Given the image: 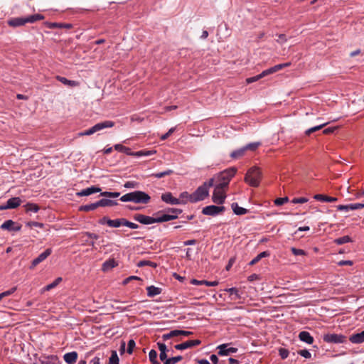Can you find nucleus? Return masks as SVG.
I'll return each instance as SVG.
<instances>
[{"instance_id":"de8ad7c7","label":"nucleus","mask_w":364,"mask_h":364,"mask_svg":"<svg viewBox=\"0 0 364 364\" xmlns=\"http://www.w3.org/2000/svg\"><path fill=\"white\" fill-rule=\"evenodd\" d=\"M157 352L155 350H151L149 353V360L151 362L157 361Z\"/></svg>"},{"instance_id":"052dcab7","label":"nucleus","mask_w":364,"mask_h":364,"mask_svg":"<svg viewBox=\"0 0 364 364\" xmlns=\"http://www.w3.org/2000/svg\"><path fill=\"white\" fill-rule=\"evenodd\" d=\"M202 185L205 186L206 189L209 190V188L214 185V178H210L208 181L204 182Z\"/></svg>"},{"instance_id":"4c0bfd02","label":"nucleus","mask_w":364,"mask_h":364,"mask_svg":"<svg viewBox=\"0 0 364 364\" xmlns=\"http://www.w3.org/2000/svg\"><path fill=\"white\" fill-rule=\"evenodd\" d=\"M177 336H178L177 330H173V331H171L168 333L163 334L161 338L164 341H166L170 338H172L173 337H177Z\"/></svg>"},{"instance_id":"7c9ffc66","label":"nucleus","mask_w":364,"mask_h":364,"mask_svg":"<svg viewBox=\"0 0 364 364\" xmlns=\"http://www.w3.org/2000/svg\"><path fill=\"white\" fill-rule=\"evenodd\" d=\"M56 79L61 82L62 83H63L64 85H68V86H70V87H75V86H77L78 85V82H76V81H74V80H68L67 78L64 77H61V76H57L56 77Z\"/></svg>"},{"instance_id":"dca6fc26","label":"nucleus","mask_w":364,"mask_h":364,"mask_svg":"<svg viewBox=\"0 0 364 364\" xmlns=\"http://www.w3.org/2000/svg\"><path fill=\"white\" fill-rule=\"evenodd\" d=\"M2 230H6L9 231H19L21 228V225H16L15 222L11 220H6L1 225Z\"/></svg>"},{"instance_id":"5fc2aeb1","label":"nucleus","mask_w":364,"mask_h":364,"mask_svg":"<svg viewBox=\"0 0 364 364\" xmlns=\"http://www.w3.org/2000/svg\"><path fill=\"white\" fill-rule=\"evenodd\" d=\"M124 225L127 226L129 228H132V229H136L139 228V225L137 224L130 222V221L127 220V219H124Z\"/></svg>"},{"instance_id":"1a4fd4ad","label":"nucleus","mask_w":364,"mask_h":364,"mask_svg":"<svg viewBox=\"0 0 364 364\" xmlns=\"http://www.w3.org/2000/svg\"><path fill=\"white\" fill-rule=\"evenodd\" d=\"M209 196V190L205 186H200L192 194H191L190 202L197 203L203 200Z\"/></svg>"},{"instance_id":"603ef678","label":"nucleus","mask_w":364,"mask_h":364,"mask_svg":"<svg viewBox=\"0 0 364 364\" xmlns=\"http://www.w3.org/2000/svg\"><path fill=\"white\" fill-rule=\"evenodd\" d=\"M291 252L294 255H306V252H304V250H303L301 249H297L296 247H291Z\"/></svg>"},{"instance_id":"72a5a7b5","label":"nucleus","mask_w":364,"mask_h":364,"mask_svg":"<svg viewBox=\"0 0 364 364\" xmlns=\"http://www.w3.org/2000/svg\"><path fill=\"white\" fill-rule=\"evenodd\" d=\"M98 207H99L98 201H97L96 203H94L87 204V205L81 206L80 208V210L88 212V211H91V210H94L96 208H97Z\"/></svg>"},{"instance_id":"bb28decb","label":"nucleus","mask_w":364,"mask_h":364,"mask_svg":"<svg viewBox=\"0 0 364 364\" xmlns=\"http://www.w3.org/2000/svg\"><path fill=\"white\" fill-rule=\"evenodd\" d=\"M231 207H232V209L234 213L237 215H245L248 213V210H247L244 208L240 207L237 203H232Z\"/></svg>"},{"instance_id":"c9c22d12","label":"nucleus","mask_w":364,"mask_h":364,"mask_svg":"<svg viewBox=\"0 0 364 364\" xmlns=\"http://www.w3.org/2000/svg\"><path fill=\"white\" fill-rule=\"evenodd\" d=\"M100 196L105 197V198H118L120 196V193L119 192L105 191V192H101Z\"/></svg>"},{"instance_id":"0eeeda50","label":"nucleus","mask_w":364,"mask_h":364,"mask_svg":"<svg viewBox=\"0 0 364 364\" xmlns=\"http://www.w3.org/2000/svg\"><path fill=\"white\" fill-rule=\"evenodd\" d=\"M261 145L260 142H252L245 145L243 147H241L238 149H236L231 152L230 157L234 159H240L244 156L247 151H255L257 149V148Z\"/></svg>"},{"instance_id":"6ab92c4d","label":"nucleus","mask_w":364,"mask_h":364,"mask_svg":"<svg viewBox=\"0 0 364 364\" xmlns=\"http://www.w3.org/2000/svg\"><path fill=\"white\" fill-rule=\"evenodd\" d=\"M218 348L219 349L218 355H228L231 353H236L237 351V348L230 347L228 348V344H222L220 345Z\"/></svg>"},{"instance_id":"e433bc0d","label":"nucleus","mask_w":364,"mask_h":364,"mask_svg":"<svg viewBox=\"0 0 364 364\" xmlns=\"http://www.w3.org/2000/svg\"><path fill=\"white\" fill-rule=\"evenodd\" d=\"M326 124H327V123H324V124H320V125L311 127L310 129H308L307 130H306L305 134L307 135V136H309L311 134L321 129Z\"/></svg>"},{"instance_id":"864d4df0","label":"nucleus","mask_w":364,"mask_h":364,"mask_svg":"<svg viewBox=\"0 0 364 364\" xmlns=\"http://www.w3.org/2000/svg\"><path fill=\"white\" fill-rule=\"evenodd\" d=\"M308 198L305 197L295 198L291 200L292 203H305L308 202Z\"/></svg>"},{"instance_id":"412c9836","label":"nucleus","mask_w":364,"mask_h":364,"mask_svg":"<svg viewBox=\"0 0 364 364\" xmlns=\"http://www.w3.org/2000/svg\"><path fill=\"white\" fill-rule=\"evenodd\" d=\"M78 354L75 351L67 353L63 355V359L68 364H74L77 359Z\"/></svg>"},{"instance_id":"39448f33","label":"nucleus","mask_w":364,"mask_h":364,"mask_svg":"<svg viewBox=\"0 0 364 364\" xmlns=\"http://www.w3.org/2000/svg\"><path fill=\"white\" fill-rule=\"evenodd\" d=\"M237 168L231 167L224 170L218 175V186L226 188L231 180V178L235 175Z\"/></svg>"},{"instance_id":"bf43d9fd","label":"nucleus","mask_w":364,"mask_h":364,"mask_svg":"<svg viewBox=\"0 0 364 364\" xmlns=\"http://www.w3.org/2000/svg\"><path fill=\"white\" fill-rule=\"evenodd\" d=\"M157 346L160 352H167L168 349L164 343L158 342Z\"/></svg>"},{"instance_id":"c756f323","label":"nucleus","mask_w":364,"mask_h":364,"mask_svg":"<svg viewBox=\"0 0 364 364\" xmlns=\"http://www.w3.org/2000/svg\"><path fill=\"white\" fill-rule=\"evenodd\" d=\"M117 265V263L116 262V261L114 259H109L103 263L102 270L105 272L108 271Z\"/></svg>"},{"instance_id":"a878e982","label":"nucleus","mask_w":364,"mask_h":364,"mask_svg":"<svg viewBox=\"0 0 364 364\" xmlns=\"http://www.w3.org/2000/svg\"><path fill=\"white\" fill-rule=\"evenodd\" d=\"M191 283L192 284H196V285L205 284L208 287H215L218 284V281L208 282L206 280H197V279H192Z\"/></svg>"},{"instance_id":"09e8293b","label":"nucleus","mask_w":364,"mask_h":364,"mask_svg":"<svg viewBox=\"0 0 364 364\" xmlns=\"http://www.w3.org/2000/svg\"><path fill=\"white\" fill-rule=\"evenodd\" d=\"M168 213H170L171 214H168L169 215H174L176 216V218H178V215L181 214L182 213V210L181 209L178 208H168Z\"/></svg>"},{"instance_id":"473e14b6","label":"nucleus","mask_w":364,"mask_h":364,"mask_svg":"<svg viewBox=\"0 0 364 364\" xmlns=\"http://www.w3.org/2000/svg\"><path fill=\"white\" fill-rule=\"evenodd\" d=\"M226 291L230 294L233 300L240 299L241 298L238 289L235 287L228 289Z\"/></svg>"},{"instance_id":"774afa93","label":"nucleus","mask_w":364,"mask_h":364,"mask_svg":"<svg viewBox=\"0 0 364 364\" xmlns=\"http://www.w3.org/2000/svg\"><path fill=\"white\" fill-rule=\"evenodd\" d=\"M85 235H87L88 237L90 238H92V239H95V240H97L99 236L95 233H92V232H86L85 233Z\"/></svg>"},{"instance_id":"69168bd1","label":"nucleus","mask_w":364,"mask_h":364,"mask_svg":"<svg viewBox=\"0 0 364 364\" xmlns=\"http://www.w3.org/2000/svg\"><path fill=\"white\" fill-rule=\"evenodd\" d=\"M353 262L350 260H341L338 262V265L343 266V265H352Z\"/></svg>"},{"instance_id":"f257e3e1","label":"nucleus","mask_w":364,"mask_h":364,"mask_svg":"<svg viewBox=\"0 0 364 364\" xmlns=\"http://www.w3.org/2000/svg\"><path fill=\"white\" fill-rule=\"evenodd\" d=\"M134 219L144 225H149L155 223H163L176 219V216L169 215L165 213L161 214V212H158L154 214V217L147 216L143 214H135Z\"/></svg>"},{"instance_id":"4d7b16f0","label":"nucleus","mask_w":364,"mask_h":364,"mask_svg":"<svg viewBox=\"0 0 364 364\" xmlns=\"http://www.w3.org/2000/svg\"><path fill=\"white\" fill-rule=\"evenodd\" d=\"M279 355L281 356V358L282 359H285L288 357L289 355V350L287 349H285V348H279Z\"/></svg>"},{"instance_id":"f03ea898","label":"nucleus","mask_w":364,"mask_h":364,"mask_svg":"<svg viewBox=\"0 0 364 364\" xmlns=\"http://www.w3.org/2000/svg\"><path fill=\"white\" fill-rule=\"evenodd\" d=\"M122 202H133L138 204H148L151 200V197L149 194L144 191H135L124 194L120 198Z\"/></svg>"},{"instance_id":"c03bdc74","label":"nucleus","mask_w":364,"mask_h":364,"mask_svg":"<svg viewBox=\"0 0 364 364\" xmlns=\"http://www.w3.org/2000/svg\"><path fill=\"white\" fill-rule=\"evenodd\" d=\"M190 197H191V194H189L188 192L185 191L180 194V198L178 199H180L181 203L185 204L187 200L190 201Z\"/></svg>"},{"instance_id":"a18cd8bd","label":"nucleus","mask_w":364,"mask_h":364,"mask_svg":"<svg viewBox=\"0 0 364 364\" xmlns=\"http://www.w3.org/2000/svg\"><path fill=\"white\" fill-rule=\"evenodd\" d=\"M39 210V208L37 205L36 204H33V203H28L26 205V210L27 211H31V212H34V213H36L38 212Z\"/></svg>"},{"instance_id":"58836bf2","label":"nucleus","mask_w":364,"mask_h":364,"mask_svg":"<svg viewBox=\"0 0 364 364\" xmlns=\"http://www.w3.org/2000/svg\"><path fill=\"white\" fill-rule=\"evenodd\" d=\"M137 266L139 267H141L144 266H150L151 267H156L157 264H156V263L149 261V260H141L138 262Z\"/></svg>"},{"instance_id":"9b49d317","label":"nucleus","mask_w":364,"mask_h":364,"mask_svg":"<svg viewBox=\"0 0 364 364\" xmlns=\"http://www.w3.org/2000/svg\"><path fill=\"white\" fill-rule=\"evenodd\" d=\"M323 340L328 343L339 344L346 341V337L342 334L325 333L323 336Z\"/></svg>"},{"instance_id":"393cba45","label":"nucleus","mask_w":364,"mask_h":364,"mask_svg":"<svg viewBox=\"0 0 364 364\" xmlns=\"http://www.w3.org/2000/svg\"><path fill=\"white\" fill-rule=\"evenodd\" d=\"M98 205L99 207H112L118 205V203L117 200H113L107 198L98 200Z\"/></svg>"},{"instance_id":"e2e57ef3","label":"nucleus","mask_w":364,"mask_h":364,"mask_svg":"<svg viewBox=\"0 0 364 364\" xmlns=\"http://www.w3.org/2000/svg\"><path fill=\"white\" fill-rule=\"evenodd\" d=\"M174 130H175V128H171V129H170L168 131V132H166L165 134H164V135L161 137V139L162 140H165V139H166L169 136H171V135L173 133Z\"/></svg>"},{"instance_id":"a211bd4d","label":"nucleus","mask_w":364,"mask_h":364,"mask_svg":"<svg viewBox=\"0 0 364 364\" xmlns=\"http://www.w3.org/2000/svg\"><path fill=\"white\" fill-rule=\"evenodd\" d=\"M161 200L171 205H176V204H181L180 199H178L172 196V193L170 192H166L165 193H163L161 195Z\"/></svg>"},{"instance_id":"f3484780","label":"nucleus","mask_w":364,"mask_h":364,"mask_svg":"<svg viewBox=\"0 0 364 364\" xmlns=\"http://www.w3.org/2000/svg\"><path fill=\"white\" fill-rule=\"evenodd\" d=\"M21 199L18 197L11 198L7 200L6 205L0 206V210L16 208L21 205Z\"/></svg>"},{"instance_id":"2eb2a0df","label":"nucleus","mask_w":364,"mask_h":364,"mask_svg":"<svg viewBox=\"0 0 364 364\" xmlns=\"http://www.w3.org/2000/svg\"><path fill=\"white\" fill-rule=\"evenodd\" d=\"M51 253L52 250L50 248L46 249L43 252L41 253L36 259L33 260L31 268H34L36 265L44 261Z\"/></svg>"},{"instance_id":"c85d7f7f","label":"nucleus","mask_w":364,"mask_h":364,"mask_svg":"<svg viewBox=\"0 0 364 364\" xmlns=\"http://www.w3.org/2000/svg\"><path fill=\"white\" fill-rule=\"evenodd\" d=\"M125 218H117L115 220H109L107 222V225L112 228H119L124 224Z\"/></svg>"},{"instance_id":"6e6d98bb","label":"nucleus","mask_w":364,"mask_h":364,"mask_svg":"<svg viewBox=\"0 0 364 364\" xmlns=\"http://www.w3.org/2000/svg\"><path fill=\"white\" fill-rule=\"evenodd\" d=\"M298 354L304 357L305 358H310L311 357V353L306 349L299 350Z\"/></svg>"},{"instance_id":"cd10ccee","label":"nucleus","mask_w":364,"mask_h":364,"mask_svg":"<svg viewBox=\"0 0 364 364\" xmlns=\"http://www.w3.org/2000/svg\"><path fill=\"white\" fill-rule=\"evenodd\" d=\"M147 291V295L149 297H154L156 295H159L161 293V289L154 287V286H149L146 287Z\"/></svg>"},{"instance_id":"8fccbe9b","label":"nucleus","mask_w":364,"mask_h":364,"mask_svg":"<svg viewBox=\"0 0 364 364\" xmlns=\"http://www.w3.org/2000/svg\"><path fill=\"white\" fill-rule=\"evenodd\" d=\"M16 289H17L16 287H14L10 289L9 290H7L6 291L1 293L0 295L2 296V298L9 296L11 295L12 294H14L16 291Z\"/></svg>"},{"instance_id":"f704fd0d","label":"nucleus","mask_w":364,"mask_h":364,"mask_svg":"<svg viewBox=\"0 0 364 364\" xmlns=\"http://www.w3.org/2000/svg\"><path fill=\"white\" fill-rule=\"evenodd\" d=\"M352 240L348 235H346L341 237H338L334 240V243L338 245L347 243V242H351Z\"/></svg>"},{"instance_id":"aec40b11","label":"nucleus","mask_w":364,"mask_h":364,"mask_svg":"<svg viewBox=\"0 0 364 364\" xmlns=\"http://www.w3.org/2000/svg\"><path fill=\"white\" fill-rule=\"evenodd\" d=\"M101 191V188L96 186H91L87 188L82 189L81 191L77 193L78 196H87L91 194L99 193Z\"/></svg>"},{"instance_id":"7ed1b4c3","label":"nucleus","mask_w":364,"mask_h":364,"mask_svg":"<svg viewBox=\"0 0 364 364\" xmlns=\"http://www.w3.org/2000/svg\"><path fill=\"white\" fill-rule=\"evenodd\" d=\"M44 19V16L36 14L33 15L28 16L27 17H16L11 18L8 20L7 23L9 26L11 27H18L25 25L26 23H33L37 21Z\"/></svg>"},{"instance_id":"338daca9","label":"nucleus","mask_w":364,"mask_h":364,"mask_svg":"<svg viewBox=\"0 0 364 364\" xmlns=\"http://www.w3.org/2000/svg\"><path fill=\"white\" fill-rule=\"evenodd\" d=\"M159 358H160V360L163 362H165V360L168 359V358H167L166 352H160Z\"/></svg>"},{"instance_id":"a19ab883","label":"nucleus","mask_w":364,"mask_h":364,"mask_svg":"<svg viewBox=\"0 0 364 364\" xmlns=\"http://www.w3.org/2000/svg\"><path fill=\"white\" fill-rule=\"evenodd\" d=\"M182 359H183V357L181 355L172 357V358H170L168 360H165V362H164V364H176V363L180 362L181 360H182Z\"/></svg>"},{"instance_id":"6e6552de","label":"nucleus","mask_w":364,"mask_h":364,"mask_svg":"<svg viewBox=\"0 0 364 364\" xmlns=\"http://www.w3.org/2000/svg\"><path fill=\"white\" fill-rule=\"evenodd\" d=\"M114 149L118 151L125 153L127 155L135 156H138V157L142 156H150V155H152L153 154L156 153L155 151H144V150L133 152L131 151L130 148L124 146L122 144L114 145Z\"/></svg>"},{"instance_id":"5701e85b","label":"nucleus","mask_w":364,"mask_h":364,"mask_svg":"<svg viewBox=\"0 0 364 364\" xmlns=\"http://www.w3.org/2000/svg\"><path fill=\"white\" fill-rule=\"evenodd\" d=\"M314 198L318 201L328 202V203H333V202H336L338 200L337 198L322 195V194H316L314 196Z\"/></svg>"},{"instance_id":"49530a36","label":"nucleus","mask_w":364,"mask_h":364,"mask_svg":"<svg viewBox=\"0 0 364 364\" xmlns=\"http://www.w3.org/2000/svg\"><path fill=\"white\" fill-rule=\"evenodd\" d=\"M288 200H289L288 197L278 198L275 199L274 204L276 205H284V203H287Z\"/></svg>"},{"instance_id":"79ce46f5","label":"nucleus","mask_w":364,"mask_h":364,"mask_svg":"<svg viewBox=\"0 0 364 364\" xmlns=\"http://www.w3.org/2000/svg\"><path fill=\"white\" fill-rule=\"evenodd\" d=\"M61 281H62V278L61 277H58L51 284L46 286L45 288H44L45 290L50 291V289H52L55 288V287H57Z\"/></svg>"},{"instance_id":"37998d69","label":"nucleus","mask_w":364,"mask_h":364,"mask_svg":"<svg viewBox=\"0 0 364 364\" xmlns=\"http://www.w3.org/2000/svg\"><path fill=\"white\" fill-rule=\"evenodd\" d=\"M109 364H119V358L115 350L112 351V355L109 360Z\"/></svg>"},{"instance_id":"9d476101","label":"nucleus","mask_w":364,"mask_h":364,"mask_svg":"<svg viewBox=\"0 0 364 364\" xmlns=\"http://www.w3.org/2000/svg\"><path fill=\"white\" fill-rule=\"evenodd\" d=\"M114 123L112 121H104L100 123L96 124L95 126L92 127L87 130H85L84 132L80 133L81 136H88L93 134L94 133L100 131L105 128H110L114 126Z\"/></svg>"},{"instance_id":"ea45409f","label":"nucleus","mask_w":364,"mask_h":364,"mask_svg":"<svg viewBox=\"0 0 364 364\" xmlns=\"http://www.w3.org/2000/svg\"><path fill=\"white\" fill-rule=\"evenodd\" d=\"M171 173H173V171L169 169V170H166V171H163V172L153 173L151 176L153 177H154V178H161L169 176Z\"/></svg>"},{"instance_id":"20e7f679","label":"nucleus","mask_w":364,"mask_h":364,"mask_svg":"<svg viewBox=\"0 0 364 364\" xmlns=\"http://www.w3.org/2000/svg\"><path fill=\"white\" fill-rule=\"evenodd\" d=\"M261 178L262 172L260 169L257 166H253L247 171L245 181L251 186L257 187L259 185Z\"/></svg>"},{"instance_id":"680f3d73","label":"nucleus","mask_w":364,"mask_h":364,"mask_svg":"<svg viewBox=\"0 0 364 364\" xmlns=\"http://www.w3.org/2000/svg\"><path fill=\"white\" fill-rule=\"evenodd\" d=\"M124 186L127 188H134L136 187V183L134 181H127L124 183Z\"/></svg>"},{"instance_id":"4468645a","label":"nucleus","mask_w":364,"mask_h":364,"mask_svg":"<svg viewBox=\"0 0 364 364\" xmlns=\"http://www.w3.org/2000/svg\"><path fill=\"white\" fill-rule=\"evenodd\" d=\"M201 343V341L196 340H189L184 343L177 344L175 346V348L179 350H185L187 348H193L197 346H199Z\"/></svg>"},{"instance_id":"ddd939ff","label":"nucleus","mask_w":364,"mask_h":364,"mask_svg":"<svg viewBox=\"0 0 364 364\" xmlns=\"http://www.w3.org/2000/svg\"><path fill=\"white\" fill-rule=\"evenodd\" d=\"M224 206H216L214 205H208L203 208L202 213L205 215L215 216L225 210Z\"/></svg>"},{"instance_id":"0e129e2a","label":"nucleus","mask_w":364,"mask_h":364,"mask_svg":"<svg viewBox=\"0 0 364 364\" xmlns=\"http://www.w3.org/2000/svg\"><path fill=\"white\" fill-rule=\"evenodd\" d=\"M337 210L341 211H349L348 205H338L337 206Z\"/></svg>"},{"instance_id":"3c124183","label":"nucleus","mask_w":364,"mask_h":364,"mask_svg":"<svg viewBox=\"0 0 364 364\" xmlns=\"http://www.w3.org/2000/svg\"><path fill=\"white\" fill-rule=\"evenodd\" d=\"M135 347V342L134 340L131 339L128 342V346H127V353L129 354H132L134 350V348Z\"/></svg>"},{"instance_id":"b1692460","label":"nucleus","mask_w":364,"mask_h":364,"mask_svg":"<svg viewBox=\"0 0 364 364\" xmlns=\"http://www.w3.org/2000/svg\"><path fill=\"white\" fill-rule=\"evenodd\" d=\"M299 339L308 344H311L314 342V338L307 331H301L299 334Z\"/></svg>"},{"instance_id":"2f4dec72","label":"nucleus","mask_w":364,"mask_h":364,"mask_svg":"<svg viewBox=\"0 0 364 364\" xmlns=\"http://www.w3.org/2000/svg\"><path fill=\"white\" fill-rule=\"evenodd\" d=\"M270 255V253L268 251H264L259 255H257L250 262V265L252 266L257 264L260 259H262L264 257H269Z\"/></svg>"},{"instance_id":"13d9d810","label":"nucleus","mask_w":364,"mask_h":364,"mask_svg":"<svg viewBox=\"0 0 364 364\" xmlns=\"http://www.w3.org/2000/svg\"><path fill=\"white\" fill-rule=\"evenodd\" d=\"M193 334V332L188 331H183V330H177V335L179 336H189Z\"/></svg>"},{"instance_id":"423d86ee","label":"nucleus","mask_w":364,"mask_h":364,"mask_svg":"<svg viewBox=\"0 0 364 364\" xmlns=\"http://www.w3.org/2000/svg\"><path fill=\"white\" fill-rule=\"evenodd\" d=\"M290 64H291L290 63L278 64V65H277L275 66H273V67H272V68H269L267 70H265L262 71L260 74H259V75H257L256 76L247 78L246 82L248 84L254 82H256V81L259 80V79H261V78H262V77H265V76H267L268 75L274 73L282 70L284 68L289 66Z\"/></svg>"},{"instance_id":"f8f14e48","label":"nucleus","mask_w":364,"mask_h":364,"mask_svg":"<svg viewBox=\"0 0 364 364\" xmlns=\"http://www.w3.org/2000/svg\"><path fill=\"white\" fill-rule=\"evenodd\" d=\"M225 189L222 186L216 185L213 193V201L217 204H223L225 199Z\"/></svg>"},{"instance_id":"4be33fe9","label":"nucleus","mask_w":364,"mask_h":364,"mask_svg":"<svg viewBox=\"0 0 364 364\" xmlns=\"http://www.w3.org/2000/svg\"><path fill=\"white\" fill-rule=\"evenodd\" d=\"M349 341L353 343H362L364 342V331L358 333L352 334L350 338Z\"/></svg>"}]
</instances>
